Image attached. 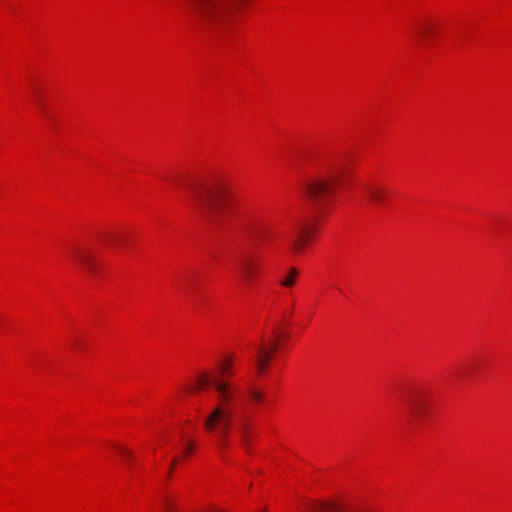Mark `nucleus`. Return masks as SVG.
<instances>
[{"label":"nucleus","instance_id":"f8f14e48","mask_svg":"<svg viewBox=\"0 0 512 512\" xmlns=\"http://www.w3.org/2000/svg\"><path fill=\"white\" fill-rule=\"evenodd\" d=\"M297 277L298 270L295 267H290L285 276L280 280V285L282 287L290 288L295 284Z\"/></svg>","mask_w":512,"mask_h":512},{"label":"nucleus","instance_id":"0eeeda50","mask_svg":"<svg viewBox=\"0 0 512 512\" xmlns=\"http://www.w3.org/2000/svg\"><path fill=\"white\" fill-rule=\"evenodd\" d=\"M238 265L243 281L247 285H251L260 274V262L254 256L246 255L239 261Z\"/></svg>","mask_w":512,"mask_h":512},{"label":"nucleus","instance_id":"39448f33","mask_svg":"<svg viewBox=\"0 0 512 512\" xmlns=\"http://www.w3.org/2000/svg\"><path fill=\"white\" fill-rule=\"evenodd\" d=\"M275 334H277V332H275ZM277 337L278 336L275 335L274 338H271L269 340L262 339L261 344L255 348V363L259 373L264 372L267 369L269 363L271 362L273 354L278 348Z\"/></svg>","mask_w":512,"mask_h":512},{"label":"nucleus","instance_id":"4468645a","mask_svg":"<svg viewBox=\"0 0 512 512\" xmlns=\"http://www.w3.org/2000/svg\"><path fill=\"white\" fill-rule=\"evenodd\" d=\"M422 30H423L424 37L429 38L434 34V32L436 30V26L434 23L428 21V22L424 23Z\"/></svg>","mask_w":512,"mask_h":512},{"label":"nucleus","instance_id":"7ed1b4c3","mask_svg":"<svg viewBox=\"0 0 512 512\" xmlns=\"http://www.w3.org/2000/svg\"><path fill=\"white\" fill-rule=\"evenodd\" d=\"M195 209L203 217L213 222H220L225 217V210L232 199L228 185L222 182L192 187Z\"/></svg>","mask_w":512,"mask_h":512},{"label":"nucleus","instance_id":"f257e3e1","mask_svg":"<svg viewBox=\"0 0 512 512\" xmlns=\"http://www.w3.org/2000/svg\"><path fill=\"white\" fill-rule=\"evenodd\" d=\"M233 360L226 357L217 364L214 375L202 373L197 377L196 388L211 385L215 390V404L204 420V427L209 433L218 436L217 446L221 452L227 448V435L234 419V400L236 387L228 380L233 372Z\"/></svg>","mask_w":512,"mask_h":512},{"label":"nucleus","instance_id":"9b49d317","mask_svg":"<svg viewBox=\"0 0 512 512\" xmlns=\"http://www.w3.org/2000/svg\"><path fill=\"white\" fill-rule=\"evenodd\" d=\"M308 512H340L341 507L332 502H309L306 504Z\"/></svg>","mask_w":512,"mask_h":512},{"label":"nucleus","instance_id":"ddd939ff","mask_svg":"<svg viewBox=\"0 0 512 512\" xmlns=\"http://www.w3.org/2000/svg\"><path fill=\"white\" fill-rule=\"evenodd\" d=\"M248 398L252 403H260L264 400V392L253 385H249L246 390Z\"/></svg>","mask_w":512,"mask_h":512},{"label":"nucleus","instance_id":"dca6fc26","mask_svg":"<svg viewBox=\"0 0 512 512\" xmlns=\"http://www.w3.org/2000/svg\"><path fill=\"white\" fill-rule=\"evenodd\" d=\"M119 450H120V452H121L124 456H126L127 458H129V459H130V458L132 457L131 452H130V451H128L127 449H125V448H120Z\"/></svg>","mask_w":512,"mask_h":512},{"label":"nucleus","instance_id":"9d476101","mask_svg":"<svg viewBox=\"0 0 512 512\" xmlns=\"http://www.w3.org/2000/svg\"><path fill=\"white\" fill-rule=\"evenodd\" d=\"M363 194L372 203L381 204L386 199L388 191L380 186L367 185L363 188Z\"/></svg>","mask_w":512,"mask_h":512},{"label":"nucleus","instance_id":"423d86ee","mask_svg":"<svg viewBox=\"0 0 512 512\" xmlns=\"http://www.w3.org/2000/svg\"><path fill=\"white\" fill-rule=\"evenodd\" d=\"M75 263L86 273L93 274L97 271L98 263L95 253L88 247H77L72 251Z\"/></svg>","mask_w":512,"mask_h":512},{"label":"nucleus","instance_id":"20e7f679","mask_svg":"<svg viewBox=\"0 0 512 512\" xmlns=\"http://www.w3.org/2000/svg\"><path fill=\"white\" fill-rule=\"evenodd\" d=\"M342 176L341 169H334L307 180L302 190L311 205L321 209L340 184Z\"/></svg>","mask_w":512,"mask_h":512},{"label":"nucleus","instance_id":"f3484780","mask_svg":"<svg viewBox=\"0 0 512 512\" xmlns=\"http://www.w3.org/2000/svg\"><path fill=\"white\" fill-rule=\"evenodd\" d=\"M176 461H177L176 459H173V460H172V466H171V469H172V468L174 467V465L176 464Z\"/></svg>","mask_w":512,"mask_h":512},{"label":"nucleus","instance_id":"1a4fd4ad","mask_svg":"<svg viewBox=\"0 0 512 512\" xmlns=\"http://www.w3.org/2000/svg\"><path fill=\"white\" fill-rule=\"evenodd\" d=\"M236 432L240 438V442L242 443V445L244 447H247L253 432L251 419L248 416L241 417L236 426Z\"/></svg>","mask_w":512,"mask_h":512},{"label":"nucleus","instance_id":"f03ea898","mask_svg":"<svg viewBox=\"0 0 512 512\" xmlns=\"http://www.w3.org/2000/svg\"><path fill=\"white\" fill-rule=\"evenodd\" d=\"M240 0H189L194 21L202 28L228 31L234 22Z\"/></svg>","mask_w":512,"mask_h":512},{"label":"nucleus","instance_id":"2eb2a0df","mask_svg":"<svg viewBox=\"0 0 512 512\" xmlns=\"http://www.w3.org/2000/svg\"><path fill=\"white\" fill-rule=\"evenodd\" d=\"M193 450V444L192 443H187L185 446H184V454H189L191 451Z\"/></svg>","mask_w":512,"mask_h":512},{"label":"nucleus","instance_id":"6e6552de","mask_svg":"<svg viewBox=\"0 0 512 512\" xmlns=\"http://www.w3.org/2000/svg\"><path fill=\"white\" fill-rule=\"evenodd\" d=\"M309 234L310 229L307 225H296L293 228L291 235L289 236V243L294 253H303Z\"/></svg>","mask_w":512,"mask_h":512}]
</instances>
